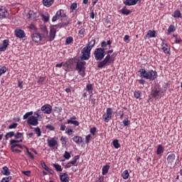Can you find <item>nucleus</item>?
Here are the masks:
<instances>
[{
  "instance_id": "29",
  "label": "nucleus",
  "mask_w": 182,
  "mask_h": 182,
  "mask_svg": "<svg viewBox=\"0 0 182 182\" xmlns=\"http://www.w3.org/2000/svg\"><path fill=\"white\" fill-rule=\"evenodd\" d=\"M1 173H3L4 176H11V171H9L8 166H4L1 170Z\"/></svg>"
},
{
  "instance_id": "5",
  "label": "nucleus",
  "mask_w": 182,
  "mask_h": 182,
  "mask_svg": "<svg viewBox=\"0 0 182 182\" xmlns=\"http://www.w3.org/2000/svg\"><path fill=\"white\" fill-rule=\"evenodd\" d=\"M114 63V60L110 55H107L103 60L97 63V68L99 69H103V68H106V66H110L112 63Z\"/></svg>"
},
{
  "instance_id": "28",
  "label": "nucleus",
  "mask_w": 182,
  "mask_h": 182,
  "mask_svg": "<svg viewBox=\"0 0 182 182\" xmlns=\"http://www.w3.org/2000/svg\"><path fill=\"white\" fill-rule=\"evenodd\" d=\"M156 31L149 30L146 35L145 36V38H148V39H150L151 38H156Z\"/></svg>"
},
{
  "instance_id": "27",
  "label": "nucleus",
  "mask_w": 182,
  "mask_h": 182,
  "mask_svg": "<svg viewBox=\"0 0 182 182\" xmlns=\"http://www.w3.org/2000/svg\"><path fill=\"white\" fill-rule=\"evenodd\" d=\"M73 141L76 144H80L83 143V138H82L80 136H74L73 138Z\"/></svg>"
},
{
  "instance_id": "64",
  "label": "nucleus",
  "mask_w": 182,
  "mask_h": 182,
  "mask_svg": "<svg viewBox=\"0 0 182 182\" xmlns=\"http://www.w3.org/2000/svg\"><path fill=\"white\" fill-rule=\"evenodd\" d=\"M41 166L43 167V168H44V170H46V171L49 170V168L46 166V164L45 162H41Z\"/></svg>"
},
{
  "instance_id": "9",
  "label": "nucleus",
  "mask_w": 182,
  "mask_h": 182,
  "mask_svg": "<svg viewBox=\"0 0 182 182\" xmlns=\"http://www.w3.org/2000/svg\"><path fill=\"white\" fill-rule=\"evenodd\" d=\"M90 52H92V50L84 47L81 50V55L80 56V60H89V59H90Z\"/></svg>"
},
{
  "instance_id": "51",
  "label": "nucleus",
  "mask_w": 182,
  "mask_h": 182,
  "mask_svg": "<svg viewBox=\"0 0 182 182\" xmlns=\"http://www.w3.org/2000/svg\"><path fill=\"white\" fill-rule=\"evenodd\" d=\"M15 139H22L23 137V134L21 132H17L16 134H14Z\"/></svg>"
},
{
  "instance_id": "8",
  "label": "nucleus",
  "mask_w": 182,
  "mask_h": 182,
  "mask_svg": "<svg viewBox=\"0 0 182 182\" xmlns=\"http://www.w3.org/2000/svg\"><path fill=\"white\" fill-rule=\"evenodd\" d=\"M60 18H68V15H66V12H65L63 9H60L56 12L55 15L52 18V22H56V21H59Z\"/></svg>"
},
{
  "instance_id": "63",
  "label": "nucleus",
  "mask_w": 182,
  "mask_h": 182,
  "mask_svg": "<svg viewBox=\"0 0 182 182\" xmlns=\"http://www.w3.org/2000/svg\"><path fill=\"white\" fill-rule=\"evenodd\" d=\"M54 112H55V113H60L62 112V107H55Z\"/></svg>"
},
{
  "instance_id": "19",
  "label": "nucleus",
  "mask_w": 182,
  "mask_h": 182,
  "mask_svg": "<svg viewBox=\"0 0 182 182\" xmlns=\"http://www.w3.org/2000/svg\"><path fill=\"white\" fill-rule=\"evenodd\" d=\"M95 45H96V39L92 38L91 40H88V43L86 45L85 48H87L88 50H92L93 48H95Z\"/></svg>"
},
{
  "instance_id": "56",
  "label": "nucleus",
  "mask_w": 182,
  "mask_h": 182,
  "mask_svg": "<svg viewBox=\"0 0 182 182\" xmlns=\"http://www.w3.org/2000/svg\"><path fill=\"white\" fill-rule=\"evenodd\" d=\"M26 149V151L27 154H28L30 159H31L32 160H33V159H35V156H33V155L32 154V153H31V151H29V149L26 146H24Z\"/></svg>"
},
{
  "instance_id": "46",
  "label": "nucleus",
  "mask_w": 182,
  "mask_h": 182,
  "mask_svg": "<svg viewBox=\"0 0 182 182\" xmlns=\"http://www.w3.org/2000/svg\"><path fill=\"white\" fill-rule=\"evenodd\" d=\"M89 100H90V102H91L92 107H95V106H96V99L93 98V95H91L90 96Z\"/></svg>"
},
{
  "instance_id": "3",
  "label": "nucleus",
  "mask_w": 182,
  "mask_h": 182,
  "mask_svg": "<svg viewBox=\"0 0 182 182\" xmlns=\"http://www.w3.org/2000/svg\"><path fill=\"white\" fill-rule=\"evenodd\" d=\"M33 114V112H26L23 116V120H26L27 119V124L28 126H38L39 124V121L37 117Z\"/></svg>"
},
{
  "instance_id": "17",
  "label": "nucleus",
  "mask_w": 182,
  "mask_h": 182,
  "mask_svg": "<svg viewBox=\"0 0 182 182\" xmlns=\"http://www.w3.org/2000/svg\"><path fill=\"white\" fill-rule=\"evenodd\" d=\"M55 38H56V28L50 27V34L48 37L49 42H52V41H54Z\"/></svg>"
},
{
  "instance_id": "45",
  "label": "nucleus",
  "mask_w": 182,
  "mask_h": 182,
  "mask_svg": "<svg viewBox=\"0 0 182 182\" xmlns=\"http://www.w3.org/2000/svg\"><path fill=\"white\" fill-rule=\"evenodd\" d=\"M15 136V133L14 132H9L5 135L6 140L11 139V137H14Z\"/></svg>"
},
{
  "instance_id": "11",
  "label": "nucleus",
  "mask_w": 182,
  "mask_h": 182,
  "mask_svg": "<svg viewBox=\"0 0 182 182\" xmlns=\"http://www.w3.org/2000/svg\"><path fill=\"white\" fill-rule=\"evenodd\" d=\"M47 144L50 149H55L58 146V138L53 137L47 139Z\"/></svg>"
},
{
  "instance_id": "26",
  "label": "nucleus",
  "mask_w": 182,
  "mask_h": 182,
  "mask_svg": "<svg viewBox=\"0 0 182 182\" xmlns=\"http://www.w3.org/2000/svg\"><path fill=\"white\" fill-rule=\"evenodd\" d=\"M77 28H79V27ZM85 35H86V28L81 26L78 31V36L79 38H81V39H82V38L85 36Z\"/></svg>"
},
{
  "instance_id": "38",
  "label": "nucleus",
  "mask_w": 182,
  "mask_h": 182,
  "mask_svg": "<svg viewBox=\"0 0 182 182\" xmlns=\"http://www.w3.org/2000/svg\"><path fill=\"white\" fill-rule=\"evenodd\" d=\"M85 90H87L90 95H92V93H93V85L90 83L87 84Z\"/></svg>"
},
{
  "instance_id": "49",
  "label": "nucleus",
  "mask_w": 182,
  "mask_h": 182,
  "mask_svg": "<svg viewBox=\"0 0 182 182\" xmlns=\"http://www.w3.org/2000/svg\"><path fill=\"white\" fill-rule=\"evenodd\" d=\"M46 129H48L50 130V132L55 131V127H53V125H51L50 124H48L46 126Z\"/></svg>"
},
{
  "instance_id": "43",
  "label": "nucleus",
  "mask_w": 182,
  "mask_h": 182,
  "mask_svg": "<svg viewBox=\"0 0 182 182\" xmlns=\"http://www.w3.org/2000/svg\"><path fill=\"white\" fill-rule=\"evenodd\" d=\"M7 70H8V68H6V66L0 65V76H2V75H5Z\"/></svg>"
},
{
  "instance_id": "42",
  "label": "nucleus",
  "mask_w": 182,
  "mask_h": 182,
  "mask_svg": "<svg viewBox=\"0 0 182 182\" xmlns=\"http://www.w3.org/2000/svg\"><path fill=\"white\" fill-rule=\"evenodd\" d=\"M52 166L58 172H60L63 170L59 164H53Z\"/></svg>"
},
{
  "instance_id": "13",
  "label": "nucleus",
  "mask_w": 182,
  "mask_h": 182,
  "mask_svg": "<svg viewBox=\"0 0 182 182\" xmlns=\"http://www.w3.org/2000/svg\"><path fill=\"white\" fill-rule=\"evenodd\" d=\"M70 23V19H68V20H66L65 22L53 25L50 28H55L56 31H58V29H60L62 28H66L67 26H69Z\"/></svg>"
},
{
  "instance_id": "60",
  "label": "nucleus",
  "mask_w": 182,
  "mask_h": 182,
  "mask_svg": "<svg viewBox=\"0 0 182 182\" xmlns=\"http://www.w3.org/2000/svg\"><path fill=\"white\" fill-rule=\"evenodd\" d=\"M23 141V140L21 139V140H15V139H11L10 141V144L12 146L13 144H15L14 143H21Z\"/></svg>"
},
{
  "instance_id": "50",
  "label": "nucleus",
  "mask_w": 182,
  "mask_h": 182,
  "mask_svg": "<svg viewBox=\"0 0 182 182\" xmlns=\"http://www.w3.org/2000/svg\"><path fill=\"white\" fill-rule=\"evenodd\" d=\"M63 157L65 160H69L70 159V154L68 151H65Z\"/></svg>"
},
{
  "instance_id": "34",
  "label": "nucleus",
  "mask_w": 182,
  "mask_h": 182,
  "mask_svg": "<svg viewBox=\"0 0 182 182\" xmlns=\"http://www.w3.org/2000/svg\"><path fill=\"white\" fill-rule=\"evenodd\" d=\"M109 169H110V166H109V165L104 166L102 169V176H106V174H107V173H109Z\"/></svg>"
},
{
  "instance_id": "18",
  "label": "nucleus",
  "mask_w": 182,
  "mask_h": 182,
  "mask_svg": "<svg viewBox=\"0 0 182 182\" xmlns=\"http://www.w3.org/2000/svg\"><path fill=\"white\" fill-rule=\"evenodd\" d=\"M8 46H9V40L5 39L2 41V46H0V52H5L6 49H8Z\"/></svg>"
},
{
  "instance_id": "7",
  "label": "nucleus",
  "mask_w": 182,
  "mask_h": 182,
  "mask_svg": "<svg viewBox=\"0 0 182 182\" xmlns=\"http://www.w3.org/2000/svg\"><path fill=\"white\" fill-rule=\"evenodd\" d=\"M113 117V109L111 107L107 108L106 113L102 115V119L105 123H109Z\"/></svg>"
},
{
  "instance_id": "35",
  "label": "nucleus",
  "mask_w": 182,
  "mask_h": 182,
  "mask_svg": "<svg viewBox=\"0 0 182 182\" xmlns=\"http://www.w3.org/2000/svg\"><path fill=\"white\" fill-rule=\"evenodd\" d=\"M121 14H122V15H126L127 16V15H130V14H132V11L127 9V8L125 6L121 9Z\"/></svg>"
},
{
  "instance_id": "37",
  "label": "nucleus",
  "mask_w": 182,
  "mask_h": 182,
  "mask_svg": "<svg viewBox=\"0 0 182 182\" xmlns=\"http://www.w3.org/2000/svg\"><path fill=\"white\" fill-rule=\"evenodd\" d=\"M172 32H176V26L174 25H170L167 29L166 35H170Z\"/></svg>"
},
{
  "instance_id": "20",
  "label": "nucleus",
  "mask_w": 182,
  "mask_h": 182,
  "mask_svg": "<svg viewBox=\"0 0 182 182\" xmlns=\"http://www.w3.org/2000/svg\"><path fill=\"white\" fill-rule=\"evenodd\" d=\"M139 0H124L123 4L127 6H134V5H137Z\"/></svg>"
},
{
  "instance_id": "52",
  "label": "nucleus",
  "mask_w": 182,
  "mask_h": 182,
  "mask_svg": "<svg viewBox=\"0 0 182 182\" xmlns=\"http://www.w3.org/2000/svg\"><path fill=\"white\" fill-rule=\"evenodd\" d=\"M96 132H97V128L96 127H94L90 129V132L92 136H95L96 134Z\"/></svg>"
},
{
  "instance_id": "2",
  "label": "nucleus",
  "mask_w": 182,
  "mask_h": 182,
  "mask_svg": "<svg viewBox=\"0 0 182 182\" xmlns=\"http://www.w3.org/2000/svg\"><path fill=\"white\" fill-rule=\"evenodd\" d=\"M43 33L36 32L31 34V39L34 43H41L48 36V28L46 27L43 28Z\"/></svg>"
},
{
  "instance_id": "4",
  "label": "nucleus",
  "mask_w": 182,
  "mask_h": 182,
  "mask_svg": "<svg viewBox=\"0 0 182 182\" xmlns=\"http://www.w3.org/2000/svg\"><path fill=\"white\" fill-rule=\"evenodd\" d=\"M75 70H77L80 76L85 77L86 76V62L79 60L77 62Z\"/></svg>"
},
{
  "instance_id": "14",
  "label": "nucleus",
  "mask_w": 182,
  "mask_h": 182,
  "mask_svg": "<svg viewBox=\"0 0 182 182\" xmlns=\"http://www.w3.org/2000/svg\"><path fill=\"white\" fill-rule=\"evenodd\" d=\"M161 97V92L160 90H158L157 87L152 89L149 97H154V99H159Z\"/></svg>"
},
{
  "instance_id": "40",
  "label": "nucleus",
  "mask_w": 182,
  "mask_h": 182,
  "mask_svg": "<svg viewBox=\"0 0 182 182\" xmlns=\"http://www.w3.org/2000/svg\"><path fill=\"white\" fill-rule=\"evenodd\" d=\"M122 177L124 180H127L130 177L128 170H125L122 173Z\"/></svg>"
},
{
  "instance_id": "54",
  "label": "nucleus",
  "mask_w": 182,
  "mask_h": 182,
  "mask_svg": "<svg viewBox=\"0 0 182 182\" xmlns=\"http://www.w3.org/2000/svg\"><path fill=\"white\" fill-rule=\"evenodd\" d=\"M91 139H92V135L91 134L87 135L85 136V144H89V143L90 142Z\"/></svg>"
},
{
  "instance_id": "57",
  "label": "nucleus",
  "mask_w": 182,
  "mask_h": 182,
  "mask_svg": "<svg viewBox=\"0 0 182 182\" xmlns=\"http://www.w3.org/2000/svg\"><path fill=\"white\" fill-rule=\"evenodd\" d=\"M45 82V77H40L38 80V85H43V82Z\"/></svg>"
},
{
  "instance_id": "41",
  "label": "nucleus",
  "mask_w": 182,
  "mask_h": 182,
  "mask_svg": "<svg viewBox=\"0 0 182 182\" xmlns=\"http://www.w3.org/2000/svg\"><path fill=\"white\" fill-rule=\"evenodd\" d=\"M73 43V37H67L65 41V45H72Z\"/></svg>"
},
{
  "instance_id": "22",
  "label": "nucleus",
  "mask_w": 182,
  "mask_h": 182,
  "mask_svg": "<svg viewBox=\"0 0 182 182\" xmlns=\"http://www.w3.org/2000/svg\"><path fill=\"white\" fill-rule=\"evenodd\" d=\"M166 160L168 164H173L176 161V154L173 153L170 154L169 155H168Z\"/></svg>"
},
{
  "instance_id": "62",
  "label": "nucleus",
  "mask_w": 182,
  "mask_h": 182,
  "mask_svg": "<svg viewBox=\"0 0 182 182\" xmlns=\"http://www.w3.org/2000/svg\"><path fill=\"white\" fill-rule=\"evenodd\" d=\"M73 133H75V131H73L72 129H68L67 131H65V134L68 136H72Z\"/></svg>"
},
{
  "instance_id": "15",
  "label": "nucleus",
  "mask_w": 182,
  "mask_h": 182,
  "mask_svg": "<svg viewBox=\"0 0 182 182\" xmlns=\"http://www.w3.org/2000/svg\"><path fill=\"white\" fill-rule=\"evenodd\" d=\"M14 35L16 38H18L19 39H23V38H26V34H25V31L21 28H17L14 31Z\"/></svg>"
},
{
  "instance_id": "48",
  "label": "nucleus",
  "mask_w": 182,
  "mask_h": 182,
  "mask_svg": "<svg viewBox=\"0 0 182 182\" xmlns=\"http://www.w3.org/2000/svg\"><path fill=\"white\" fill-rule=\"evenodd\" d=\"M28 28L30 29V31H38V28L36 27V26L33 23L30 24L28 26Z\"/></svg>"
},
{
  "instance_id": "44",
  "label": "nucleus",
  "mask_w": 182,
  "mask_h": 182,
  "mask_svg": "<svg viewBox=\"0 0 182 182\" xmlns=\"http://www.w3.org/2000/svg\"><path fill=\"white\" fill-rule=\"evenodd\" d=\"M112 144L114 149H120V144L119 143V139H114L112 141Z\"/></svg>"
},
{
  "instance_id": "1",
  "label": "nucleus",
  "mask_w": 182,
  "mask_h": 182,
  "mask_svg": "<svg viewBox=\"0 0 182 182\" xmlns=\"http://www.w3.org/2000/svg\"><path fill=\"white\" fill-rule=\"evenodd\" d=\"M139 73H140V77H142V79H147L151 82H153V80H156L158 76L157 71L153 70L147 72L146 69L141 68L139 70Z\"/></svg>"
},
{
  "instance_id": "23",
  "label": "nucleus",
  "mask_w": 182,
  "mask_h": 182,
  "mask_svg": "<svg viewBox=\"0 0 182 182\" xmlns=\"http://www.w3.org/2000/svg\"><path fill=\"white\" fill-rule=\"evenodd\" d=\"M26 16L30 21H33V19H36V13L33 12V11H29Z\"/></svg>"
},
{
  "instance_id": "39",
  "label": "nucleus",
  "mask_w": 182,
  "mask_h": 182,
  "mask_svg": "<svg viewBox=\"0 0 182 182\" xmlns=\"http://www.w3.org/2000/svg\"><path fill=\"white\" fill-rule=\"evenodd\" d=\"M67 124H74V126H79L80 123L78 121L74 120L70 118L67 121Z\"/></svg>"
},
{
  "instance_id": "30",
  "label": "nucleus",
  "mask_w": 182,
  "mask_h": 182,
  "mask_svg": "<svg viewBox=\"0 0 182 182\" xmlns=\"http://www.w3.org/2000/svg\"><path fill=\"white\" fill-rule=\"evenodd\" d=\"M62 147H68V137L62 136L60 139Z\"/></svg>"
},
{
  "instance_id": "10",
  "label": "nucleus",
  "mask_w": 182,
  "mask_h": 182,
  "mask_svg": "<svg viewBox=\"0 0 182 182\" xmlns=\"http://www.w3.org/2000/svg\"><path fill=\"white\" fill-rule=\"evenodd\" d=\"M41 112L44 113V114H50L52 113V105L49 104H45L41 107Z\"/></svg>"
},
{
  "instance_id": "21",
  "label": "nucleus",
  "mask_w": 182,
  "mask_h": 182,
  "mask_svg": "<svg viewBox=\"0 0 182 182\" xmlns=\"http://www.w3.org/2000/svg\"><path fill=\"white\" fill-rule=\"evenodd\" d=\"M60 182H69L70 179L68 173H61L60 175Z\"/></svg>"
},
{
  "instance_id": "25",
  "label": "nucleus",
  "mask_w": 182,
  "mask_h": 182,
  "mask_svg": "<svg viewBox=\"0 0 182 182\" xmlns=\"http://www.w3.org/2000/svg\"><path fill=\"white\" fill-rule=\"evenodd\" d=\"M75 62L74 58H69L65 63H63V66L64 68H69L70 66L73 65V63Z\"/></svg>"
},
{
  "instance_id": "33",
  "label": "nucleus",
  "mask_w": 182,
  "mask_h": 182,
  "mask_svg": "<svg viewBox=\"0 0 182 182\" xmlns=\"http://www.w3.org/2000/svg\"><path fill=\"white\" fill-rule=\"evenodd\" d=\"M173 18H182L181 16V11H180V9H177L173 11V14H172Z\"/></svg>"
},
{
  "instance_id": "12",
  "label": "nucleus",
  "mask_w": 182,
  "mask_h": 182,
  "mask_svg": "<svg viewBox=\"0 0 182 182\" xmlns=\"http://www.w3.org/2000/svg\"><path fill=\"white\" fill-rule=\"evenodd\" d=\"M161 40L162 41L161 46L163 52L166 53V55H170L171 51H170V48H168V44L166 43V40L163 38H161Z\"/></svg>"
},
{
  "instance_id": "61",
  "label": "nucleus",
  "mask_w": 182,
  "mask_h": 182,
  "mask_svg": "<svg viewBox=\"0 0 182 182\" xmlns=\"http://www.w3.org/2000/svg\"><path fill=\"white\" fill-rule=\"evenodd\" d=\"M41 17H42L43 21H44V22H48L49 21L48 16L41 14Z\"/></svg>"
},
{
  "instance_id": "58",
  "label": "nucleus",
  "mask_w": 182,
  "mask_h": 182,
  "mask_svg": "<svg viewBox=\"0 0 182 182\" xmlns=\"http://www.w3.org/2000/svg\"><path fill=\"white\" fill-rule=\"evenodd\" d=\"M18 127V123H13L11 125L9 126L8 129H16Z\"/></svg>"
},
{
  "instance_id": "53",
  "label": "nucleus",
  "mask_w": 182,
  "mask_h": 182,
  "mask_svg": "<svg viewBox=\"0 0 182 182\" xmlns=\"http://www.w3.org/2000/svg\"><path fill=\"white\" fill-rule=\"evenodd\" d=\"M12 180V176L4 177L1 179V182H9Z\"/></svg>"
},
{
  "instance_id": "55",
  "label": "nucleus",
  "mask_w": 182,
  "mask_h": 182,
  "mask_svg": "<svg viewBox=\"0 0 182 182\" xmlns=\"http://www.w3.org/2000/svg\"><path fill=\"white\" fill-rule=\"evenodd\" d=\"M122 123H123V124H124V127L129 126V124H130V120H129V119H124L122 121Z\"/></svg>"
},
{
  "instance_id": "36",
  "label": "nucleus",
  "mask_w": 182,
  "mask_h": 182,
  "mask_svg": "<svg viewBox=\"0 0 182 182\" xmlns=\"http://www.w3.org/2000/svg\"><path fill=\"white\" fill-rule=\"evenodd\" d=\"M70 12H77V3H73L70 6Z\"/></svg>"
},
{
  "instance_id": "32",
  "label": "nucleus",
  "mask_w": 182,
  "mask_h": 182,
  "mask_svg": "<svg viewBox=\"0 0 182 182\" xmlns=\"http://www.w3.org/2000/svg\"><path fill=\"white\" fill-rule=\"evenodd\" d=\"M30 129H31V130H33V132H35L37 134V137H41V136H42V132L41 131V128H39V127H31Z\"/></svg>"
},
{
  "instance_id": "47",
  "label": "nucleus",
  "mask_w": 182,
  "mask_h": 182,
  "mask_svg": "<svg viewBox=\"0 0 182 182\" xmlns=\"http://www.w3.org/2000/svg\"><path fill=\"white\" fill-rule=\"evenodd\" d=\"M134 96L136 99H140V97H141V91L140 90L135 91L134 93Z\"/></svg>"
},
{
  "instance_id": "6",
  "label": "nucleus",
  "mask_w": 182,
  "mask_h": 182,
  "mask_svg": "<svg viewBox=\"0 0 182 182\" xmlns=\"http://www.w3.org/2000/svg\"><path fill=\"white\" fill-rule=\"evenodd\" d=\"M106 56V48H97L94 51L95 60H103Z\"/></svg>"
},
{
  "instance_id": "31",
  "label": "nucleus",
  "mask_w": 182,
  "mask_h": 182,
  "mask_svg": "<svg viewBox=\"0 0 182 182\" xmlns=\"http://www.w3.org/2000/svg\"><path fill=\"white\" fill-rule=\"evenodd\" d=\"M164 153V147H163V145L159 144L157 146L156 154L157 156H160V154H163Z\"/></svg>"
},
{
  "instance_id": "59",
  "label": "nucleus",
  "mask_w": 182,
  "mask_h": 182,
  "mask_svg": "<svg viewBox=\"0 0 182 182\" xmlns=\"http://www.w3.org/2000/svg\"><path fill=\"white\" fill-rule=\"evenodd\" d=\"M124 42L129 43L130 42V36L129 35H125L124 37Z\"/></svg>"
},
{
  "instance_id": "16",
  "label": "nucleus",
  "mask_w": 182,
  "mask_h": 182,
  "mask_svg": "<svg viewBox=\"0 0 182 182\" xmlns=\"http://www.w3.org/2000/svg\"><path fill=\"white\" fill-rule=\"evenodd\" d=\"M8 15V9L4 6H0V19H6Z\"/></svg>"
},
{
  "instance_id": "24",
  "label": "nucleus",
  "mask_w": 182,
  "mask_h": 182,
  "mask_svg": "<svg viewBox=\"0 0 182 182\" xmlns=\"http://www.w3.org/2000/svg\"><path fill=\"white\" fill-rule=\"evenodd\" d=\"M55 0H43V5L46 8H50L53 5Z\"/></svg>"
}]
</instances>
